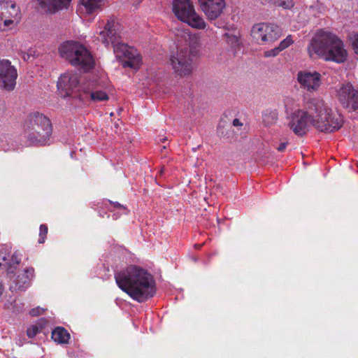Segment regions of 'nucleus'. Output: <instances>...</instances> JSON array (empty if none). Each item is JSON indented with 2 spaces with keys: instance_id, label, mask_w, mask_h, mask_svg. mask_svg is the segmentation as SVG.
I'll return each mask as SVG.
<instances>
[{
  "instance_id": "21",
  "label": "nucleus",
  "mask_w": 358,
  "mask_h": 358,
  "mask_svg": "<svg viewBox=\"0 0 358 358\" xmlns=\"http://www.w3.org/2000/svg\"><path fill=\"white\" fill-rule=\"evenodd\" d=\"M52 338L58 343H67L70 334L63 327H57L52 332Z\"/></svg>"
},
{
  "instance_id": "4",
  "label": "nucleus",
  "mask_w": 358,
  "mask_h": 358,
  "mask_svg": "<svg viewBox=\"0 0 358 358\" xmlns=\"http://www.w3.org/2000/svg\"><path fill=\"white\" fill-rule=\"evenodd\" d=\"M309 113L313 127L320 131L332 132L339 129L343 124V117L323 99L316 98L308 103Z\"/></svg>"
},
{
  "instance_id": "10",
  "label": "nucleus",
  "mask_w": 358,
  "mask_h": 358,
  "mask_svg": "<svg viewBox=\"0 0 358 358\" xmlns=\"http://www.w3.org/2000/svg\"><path fill=\"white\" fill-rule=\"evenodd\" d=\"M169 62L177 77H188L192 73L194 69L192 57L187 49H178L170 57Z\"/></svg>"
},
{
  "instance_id": "11",
  "label": "nucleus",
  "mask_w": 358,
  "mask_h": 358,
  "mask_svg": "<svg viewBox=\"0 0 358 358\" xmlns=\"http://www.w3.org/2000/svg\"><path fill=\"white\" fill-rule=\"evenodd\" d=\"M251 36L257 44L271 45L279 39L281 34L277 26L262 22L253 25Z\"/></svg>"
},
{
  "instance_id": "34",
  "label": "nucleus",
  "mask_w": 358,
  "mask_h": 358,
  "mask_svg": "<svg viewBox=\"0 0 358 358\" xmlns=\"http://www.w3.org/2000/svg\"><path fill=\"white\" fill-rule=\"evenodd\" d=\"M273 119H276V115L273 114Z\"/></svg>"
},
{
  "instance_id": "5",
  "label": "nucleus",
  "mask_w": 358,
  "mask_h": 358,
  "mask_svg": "<svg viewBox=\"0 0 358 358\" xmlns=\"http://www.w3.org/2000/svg\"><path fill=\"white\" fill-rule=\"evenodd\" d=\"M50 120L39 113L29 114L24 123V131L31 144H45L52 134Z\"/></svg>"
},
{
  "instance_id": "33",
  "label": "nucleus",
  "mask_w": 358,
  "mask_h": 358,
  "mask_svg": "<svg viewBox=\"0 0 358 358\" xmlns=\"http://www.w3.org/2000/svg\"><path fill=\"white\" fill-rule=\"evenodd\" d=\"M2 292H3V286H2V285L0 283V296L1 295Z\"/></svg>"
},
{
  "instance_id": "15",
  "label": "nucleus",
  "mask_w": 358,
  "mask_h": 358,
  "mask_svg": "<svg viewBox=\"0 0 358 358\" xmlns=\"http://www.w3.org/2000/svg\"><path fill=\"white\" fill-rule=\"evenodd\" d=\"M79 76L73 71H66L58 79L57 89L61 96L66 97L72 95L79 85Z\"/></svg>"
},
{
  "instance_id": "14",
  "label": "nucleus",
  "mask_w": 358,
  "mask_h": 358,
  "mask_svg": "<svg viewBox=\"0 0 358 358\" xmlns=\"http://www.w3.org/2000/svg\"><path fill=\"white\" fill-rule=\"evenodd\" d=\"M18 77L17 68L7 59H0V87L6 91L14 90Z\"/></svg>"
},
{
  "instance_id": "32",
  "label": "nucleus",
  "mask_w": 358,
  "mask_h": 358,
  "mask_svg": "<svg viewBox=\"0 0 358 358\" xmlns=\"http://www.w3.org/2000/svg\"><path fill=\"white\" fill-rule=\"evenodd\" d=\"M233 124L234 126H239V125H241L242 124L241 123V122H240V120L238 119H235L233 121Z\"/></svg>"
},
{
  "instance_id": "12",
  "label": "nucleus",
  "mask_w": 358,
  "mask_h": 358,
  "mask_svg": "<svg viewBox=\"0 0 358 358\" xmlns=\"http://www.w3.org/2000/svg\"><path fill=\"white\" fill-rule=\"evenodd\" d=\"M310 115L309 107L307 105L306 109H297L289 115L288 127L294 134L302 136L313 127Z\"/></svg>"
},
{
  "instance_id": "6",
  "label": "nucleus",
  "mask_w": 358,
  "mask_h": 358,
  "mask_svg": "<svg viewBox=\"0 0 358 358\" xmlns=\"http://www.w3.org/2000/svg\"><path fill=\"white\" fill-rule=\"evenodd\" d=\"M62 57L68 60L73 66L84 71L93 68L94 60L86 47L76 41H66L59 48Z\"/></svg>"
},
{
  "instance_id": "8",
  "label": "nucleus",
  "mask_w": 358,
  "mask_h": 358,
  "mask_svg": "<svg viewBox=\"0 0 358 358\" xmlns=\"http://www.w3.org/2000/svg\"><path fill=\"white\" fill-rule=\"evenodd\" d=\"M22 19L20 6L12 0L0 1V31L6 32L16 28Z\"/></svg>"
},
{
  "instance_id": "28",
  "label": "nucleus",
  "mask_w": 358,
  "mask_h": 358,
  "mask_svg": "<svg viewBox=\"0 0 358 358\" xmlns=\"http://www.w3.org/2000/svg\"><path fill=\"white\" fill-rule=\"evenodd\" d=\"M48 233V227L45 224H41L40 227V233H39V240L38 242L40 243H43L45 241V238Z\"/></svg>"
},
{
  "instance_id": "29",
  "label": "nucleus",
  "mask_w": 358,
  "mask_h": 358,
  "mask_svg": "<svg viewBox=\"0 0 358 358\" xmlns=\"http://www.w3.org/2000/svg\"><path fill=\"white\" fill-rule=\"evenodd\" d=\"M43 312H44V309H43L40 307H37V308H32L29 311V314L31 316L36 317V316L41 315V314L43 313Z\"/></svg>"
},
{
  "instance_id": "19",
  "label": "nucleus",
  "mask_w": 358,
  "mask_h": 358,
  "mask_svg": "<svg viewBox=\"0 0 358 358\" xmlns=\"http://www.w3.org/2000/svg\"><path fill=\"white\" fill-rule=\"evenodd\" d=\"M72 0H36L38 7L45 13L55 14L67 9Z\"/></svg>"
},
{
  "instance_id": "16",
  "label": "nucleus",
  "mask_w": 358,
  "mask_h": 358,
  "mask_svg": "<svg viewBox=\"0 0 358 358\" xmlns=\"http://www.w3.org/2000/svg\"><path fill=\"white\" fill-rule=\"evenodd\" d=\"M297 80L303 89L315 92L322 85V75L316 71H301L297 73Z\"/></svg>"
},
{
  "instance_id": "31",
  "label": "nucleus",
  "mask_w": 358,
  "mask_h": 358,
  "mask_svg": "<svg viewBox=\"0 0 358 358\" xmlns=\"http://www.w3.org/2000/svg\"><path fill=\"white\" fill-rule=\"evenodd\" d=\"M286 146H287V143H282L280 144V145L278 147V151H283L285 148H286Z\"/></svg>"
},
{
  "instance_id": "25",
  "label": "nucleus",
  "mask_w": 358,
  "mask_h": 358,
  "mask_svg": "<svg viewBox=\"0 0 358 358\" xmlns=\"http://www.w3.org/2000/svg\"><path fill=\"white\" fill-rule=\"evenodd\" d=\"M275 5L285 9H289L293 7L292 0H275Z\"/></svg>"
},
{
  "instance_id": "18",
  "label": "nucleus",
  "mask_w": 358,
  "mask_h": 358,
  "mask_svg": "<svg viewBox=\"0 0 358 358\" xmlns=\"http://www.w3.org/2000/svg\"><path fill=\"white\" fill-rule=\"evenodd\" d=\"M106 0H79L78 10L85 16H92L98 13L105 7Z\"/></svg>"
},
{
  "instance_id": "23",
  "label": "nucleus",
  "mask_w": 358,
  "mask_h": 358,
  "mask_svg": "<svg viewBox=\"0 0 358 358\" xmlns=\"http://www.w3.org/2000/svg\"><path fill=\"white\" fill-rule=\"evenodd\" d=\"M43 328V326L41 324H32L29 327H28L27 330V335L29 338L34 337Z\"/></svg>"
},
{
  "instance_id": "13",
  "label": "nucleus",
  "mask_w": 358,
  "mask_h": 358,
  "mask_svg": "<svg viewBox=\"0 0 358 358\" xmlns=\"http://www.w3.org/2000/svg\"><path fill=\"white\" fill-rule=\"evenodd\" d=\"M336 96L340 103L350 110L358 109V91L350 83H343L336 89Z\"/></svg>"
},
{
  "instance_id": "20",
  "label": "nucleus",
  "mask_w": 358,
  "mask_h": 358,
  "mask_svg": "<svg viewBox=\"0 0 358 358\" xmlns=\"http://www.w3.org/2000/svg\"><path fill=\"white\" fill-rule=\"evenodd\" d=\"M34 268H29L24 271L21 275H18L17 278L14 280L15 285H11V288L14 289H21L29 285V280L34 276Z\"/></svg>"
},
{
  "instance_id": "27",
  "label": "nucleus",
  "mask_w": 358,
  "mask_h": 358,
  "mask_svg": "<svg viewBox=\"0 0 358 358\" xmlns=\"http://www.w3.org/2000/svg\"><path fill=\"white\" fill-rule=\"evenodd\" d=\"M282 50L280 49L278 45L271 50H266L264 52V55L266 57H273L279 55Z\"/></svg>"
},
{
  "instance_id": "9",
  "label": "nucleus",
  "mask_w": 358,
  "mask_h": 358,
  "mask_svg": "<svg viewBox=\"0 0 358 358\" xmlns=\"http://www.w3.org/2000/svg\"><path fill=\"white\" fill-rule=\"evenodd\" d=\"M113 89L109 85H101L99 82H90L81 87L78 98L84 103L103 102L109 99Z\"/></svg>"
},
{
  "instance_id": "7",
  "label": "nucleus",
  "mask_w": 358,
  "mask_h": 358,
  "mask_svg": "<svg viewBox=\"0 0 358 358\" xmlns=\"http://www.w3.org/2000/svg\"><path fill=\"white\" fill-rule=\"evenodd\" d=\"M173 12L178 20L193 28L203 29L206 27L203 17L195 12L190 0H173Z\"/></svg>"
},
{
  "instance_id": "1",
  "label": "nucleus",
  "mask_w": 358,
  "mask_h": 358,
  "mask_svg": "<svg viewBox=\"0 0 358 358\" xmlns=\"http://www.w3.org/2000/svg\"><path fill=\"white\" fill-rule=\"evenodd\" d=\"M115 279L123 292L139 303L147 301L156 292L153 276L137 265L131 264L116 272Z\"/></svg>"
},
{
  "instance_id": "3",
  "label": "nucleus",
  "mask_w": 358,
  "mask_h": 358,
  "mask_svg": "<svg viewBox=\"0 0 358 358\" xmlns=\"http://www.w3.org/2000/svg\"><path fill=\"white\" fill-rule=\"evenodd\" d=\"M310 57L317 56L325 61L342 64L347 60L348 51L343 42L335 34L320 31L311 39L307 48Z\"/></svg>"
},
{
  "instance_id": "24",
  "label": "nucleus",
  "mask_w": 358,
  "mask_h": 358,
  "mask_svg": "<svg viewBox=\"0 0 358 358\" xmlns=\"http://www.w3.org/2000/svg\"><path fill=\"white\" fill-rule=\"evenodd\" d=\"M349 40L355 53L358 55V34H351L349 36Z\"/></svg>"
},
{
  "instance_id": "17",
  "label": "nucleus",
  "mask_w": 358,
  "mask_h": 358,
  "mask_svg": "<svg viewBox=\"0 0 358 358\" xmlns=\"http://www.w3.org/2000/svg\"><path fill=\"white\" fill-rule=\"evenodd\" d=\"M202 11L208 20L217 18L225 8L224 0H198Z\"/></svg>"
},
{
  "instance_id": "30",
  "label": "nucleus",
  "mask_w": 358,
  "mask_h": 358,
  "mask_svg": "<svg viewBox=\"0 0 358 358\" xmlns=\"http://www.w3.org/2000/svg\"><path fill=\"white\" fill-rule=\"evenodd\" d=\"M6 109L4 103L0 100V118L2 117L5 113Z\"/></svg>"
},
{
  "instance_id": "22",
  "label": "nucleus",
  "mask_w": 358,
  "mask_h": 358,
  "mask_svg": "<svg viewBox=\"0 0 358 358\" xmlns=\"http://www.w3.org/2000/svg\"><path fill=\"white\" fill-rule=\"evenodd\" d=\"M20 56L23 60L29 61L31 58L38 57V53L34 48H29L27 52H22Z\"/></svg>"
},
{
  "instance_id": "2",
  "label": "nucleus",
  "mask_w": 358,
  "mask_h": 358,
  "mask_svg": "<svg viewBox=\"0 0 358 358\" xmlns=\"http://www.w3.org/2000/svg\"><path fill=\"white\" fill-rule=\"evenodd\" d=\"M121 25L113 18H109L106 22H98L96 31V39L106 47L112 45L116 57L125 59L124 67L138 69L142 64V57L138 50L120 42Z\"/></svg>"
},
{
  "instance_id": "26",
  "label": "nucleus",
  "mask_w": 358,
  "mask_h": 358,
  "mask_svg": "<svg viewBox=\"0 0 358 358\" xmlns=\"http://www.w3.org/2000/svg\"><path fill=\"white\" fill-rule=\"evenodd\" d=\"M294 43V41L291 35L287 36L284 40H282L278 45L280 49L282 51Z\"/></svg>"
}]
</instances>
